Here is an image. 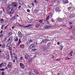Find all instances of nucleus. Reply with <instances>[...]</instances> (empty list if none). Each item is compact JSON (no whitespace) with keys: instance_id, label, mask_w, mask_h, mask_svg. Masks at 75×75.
<instances>
[{"instance_id":"f257e3e1","label":"nucleus","mask_w":75,"mask_h":75,"mask_svg":"<svg viewBox=\"0 0 75 75\" xmlns=\"http://www.w3.org/2000/svg\"><path fill=\"white\" fill-rule=\"evenodd\" d=\"M16 9H17V8H13V6L12 5H10L8 6L7 8V10L8 12H9V11L11 10H16Z\"/></svg>"},{"instance_id":"f03ea898","label":"nucleus","mask_w":75,"mask_h":75,"mask_svg":"<svg viewBox=\"0 0 75 75\" xmlns=\"http://www.w3.org/2000/svg\"><path fill=\"white\" fill-rule=\"evenodd\" d=\"M7 65V63H2L0 64V68H2V67H5Z\"/></svg>"},{"instance_id":"7ed1b4c3","label":"nucleus","mask_w":75,"mask_h":75,"mask_svg":"<svg viewBox=\"0 0 75 75\" xmlns=\"http://www.w3.org/2000/svg\"><path fill=\"white\" fill-rule=\"evenodd\" d=\"M10 11H9V12H8L10 14H14V13L15 12H14V11L13 10V9H12V10H10Z\"/></svg>"},{"instance_id":"20e7f679","label":"nucleus","mask_w":75,"mask_h":75,"mask_svg":"<svg viewBox=\"0 0 75 75\" xmlns=\"http://www.w3.org/2000/svg\"><path fill=\"white\" fill-rule=\"evenodd\" d=\"M20 67L22 68V69H24V64L22 63H20Z\"/></svg>"},{"instance_id":"39448f33","label":"nucleus","mask_w":75,"mask_h":75,"mask_svg":"<svg viewBox=\"0 0 75 75\" xmlns=\"http://www.w3.org/2000/svg\"><path fill=\"white\" fill-rule=\"evenodd\" d=\"M12 51V50H11L10 52L11 56V57H14L16 55V53H13L12 54V53H11Z\"/></svg>"},{"instance_id":"423d86ee","label":"nucleus","mask_w":75,"mask_h":75,"mask_svg":"<svg viewBox=\"0 0 75 75\" xmlns=\"http://www.w3.org/2000/svg\"><path fill=\"white\" fill-rule=\"evenodd\" d=\"M8 65L7 66V67H8V68H11V65H12V63L11 62H8Z\"/></svg>"},{"instance_id":"0eeeda50","label":"nucleus","mask_w":75,"mask_h":75,"mask_svg":"<svg viewBox=\"0 0 75 75\" xmlns=\"http://www.w3.org/2000/svg\"><path fill=\"white\" fill-rule=\"evenodd\" d=\"M18 37H20V38H22L23 37V35H22V33L20 32H18Z\"/></svg>"},{"instance_id":"6e6552de","label":"nucleus","mask_w":75,"mask_h":75,"mask_svg":"<svg viewBox=\"0 0 75 75\" xmlns=\"http://www.w3.org/2000/svg\"><path fill=\"white\" fill-rule=\"evenodd\" d=\"M25 57L26 59H30V55L28 54L25 55Z\"/></svg>"},{"instance_id":"1a4fd4ad","label":"nucleus","mask_w":75,"mask_h":75,"mask_svg":"<svg viewBox=\"0 0 75 75\" xmlns=\"http://www.w3.org/2000/svg\"><path fill=\"white\" fill-rule=\"evenodd\" d=\"M19 3L20 5H23L24 3H23V1L22 0H21L19 1Z\"/></svg>"},{"instance_id":"9d476101","label":"nucleus","mask_w":75,"mask_h":75,"mask_svg":"<svg viewBox=\"0 0 75 75\" xmlns=\"http://www.w3.org/2000/svg\"><path fill=\"white\" fill-rule=\"evenodd\" d=\"M12 40L13 39H12V38H9L8 39V40L7 41H8V42H10V43H11V42H12Z\"/></svg>"},{"instance_id":"9b49d317","label":"nucleus","mask_w":75,"mask_h":75,"mask_svg":"<svg viewBox=\"0 0 75 75\" xmlns=\"http://www.w3.org/2000/svg\"><path fill=\"white\" fill-rule=\"evenodd\" d=\"M35 47V46L34 45V44H32L30 45L29 48L30 49H32V48H33V47Z\"/></svg>"},{"instance_id":"f8f14e48","label":"nucleus","mask_w":75,"mask_h":75,"mask_svg":"<svg viewBox=\"0 0 75 75\" xmlns=\"http://www.w3.org/2000/svg\"><path fill=\"white\" fill-rule=\"evenodd\" d=\"M47 41V39H45L44 40H43L42 42H41L40 43V44H42V43H46L47 42H46Z\"/></svg>"},{"instance_id":"ddd939ff","label":"nucleus","mask_w":75,"mask_h":75,"mask_svg":"<svg viewBox=\"0 0 75 75\" xmlns=\"http://www.w3.org/2000/svg\"><path fill=\"white\" fill-rule=\"evenodd\" d=\"M63 2L64 4H66L68 3V0H63Z\"/></svg>"},{"instance_id":"4468645a","label":"nucleus","mask_w":75,"mask_h":75,"mask_svg":"<svg viewBox=\"0 0 75 75\" xmlns=\"http://www.w3.org/2000/svg\"><path fill=\"white\" fill-rule=\"evenodd\" d=\"M12 6H13V7H17V4H16V3H13Z\"/></svg>"},{"instance_id":"2eb2a0df","label":"nucleus","mask_w":75,"mask_h":75,"mask_svg":"<svg viewBox=\"0 0 75 75\" xmlns=\"http://www.w3.org/2000/svg\"><path fill=\"white\" fill-rule=\"evenodd\" d=\"M21 39H20L19 40L17 44V45H18V46H19V45H20V43H21Z\"/></svg>"},{"instance_id":"dca6fc26","label":"nucleus","mask_w":75,"mask_h":75,"mask_svg":"<svg viewBox=\"0 0 75 75\" xmlns=\"http://www.w3.org/2000/svg\"><path fill=\"white\" fill-rule=\"evenodd\" d=\"M58 21L59 23H60V22H62V19L61 18H59L58 19Z\"/></svg>"},{"instance_id":"f3484780","label":"nucleus","mask_w":75,"mask_h":75,"mask_svg":"<svg viewBox=\"0 0 75 75\" xmlns=\"http://www.w3.org/2000/svg\"><path fill=\"white\" fill-rule=\"evenodd\" d=\"M1 23H2V24H4L5 23H6V21L5 22H4V19H3L1 20Z\"/></svg>"},{"instance_id":"a211bd4d","label":"nucleus","mask_w":75,"mask_h":75,"mask_svg":"<svg viewBox=\"0 0 75 75\" xmlns=\"http://www.w3.org/2000/svg\"><path fill=\"white\" fill-rule=\"evenodd\" d=\"M74 17V15L73 14H71L69 16L70 18H73Z\"/></svg>"},{"instance_id":"6ab92c4d","label":"nucleus","mask_w":75,"mask_h":75,"mask_svg":"<svg viewBox=\"0 0 75 75\" xmlns=\"http://www.w3.org/2000/svg\"><path fill=\"white\" fill-rule=\"evenodd\" d=\"M33 21V19L32 18L29 20V23H31Z\"/></svg>"},{"instance_id":"aec40b11","label":"nucleus","mask_w":75,"mask_h":75,"mask_svg":"<svg viewBox=\"0 0 75 75\" xmlns=\"http://www.w3.org/2000/svg\"><path fill=\"white\" fill-rule=\"evenodd\" d=\"M55 10L56 11H59L60 10L59 8H56L55 9Z\"/></svg>"},{"instance_id":"412c9836","label":"nucleus","mask_w":75,"mask_h":75,"mask_svg":"<svg viewBox=\"0 0 75 75\" xmlns=\"http://www.w3.org/2000/svg\"><path fill=\"white\" fill-rule=\"evenodd\" d=\"M10 42H9L7 45L6 46L7 47H10Z\"/></svg>"},{"instance_id":"4be33fe9","label":"nucleus","mask_w":75,"mask_h":75,"mask_svg":"<svg viewBox=\"0 0 75 75\" xmlns=\"http://www.w3.org/2000/svg\"><path fill=\"white\" fill-rule=\"evenodd\" d=\"M34 72H35V73L36 74H38V71H37L35 69L34 70Z\"/></svg>"},{"instance_id":"5701e85b","label":"nucleus","mask_w":75,"mask_h":75,"mask_svg":"<svg viewBox=\"0 0 75 75\" xmlns=\"http://www.w3.org/2000/svg\"><path fill=\"white\" fill-rule=\"evenodd\" d=\"M44 22L45 23H46V24H49V22L47 21V20L45 21Z\"/></svg>"},{"instance_id":"b1692460","label":"nucleus","mask_w":75,"mask_h":75,"mask_svg":"<svg viewBox=\"0 0 75 75\" xmlns=\"http://www.w3.org/2000/svg\"><path fill=\"white\" fill-rule=\"evenodd\" d=\"M39 21V23H42V22H43V21H42V20H40L39 21Z\"/></svg>"},{"instance_id":"393cba45","label":"nucleus","mask_w":75,"mask_h":75,"mask_svg":"<svg viewBox=\"0 0 75 75\" xmlns=\"http://www.w3.org/2000/svg\"><path fill=\"white\" fill-rule=\"evenodd\" d=\"M43 50H44V51H45V50H47V49L44 46L43 47Z\"/></svg>"},{"instance_id":"a878e982","label":"nucleus","mask_w":75,"mask_h":75,"mask_svg":"<svg viewBox=\"0 0 75 75\" xmlns=\"http://www.w3.org/2000/svg\"><path fill=\"white\" fill-rule=\"evenodd\" d=\"M18 38H16L15 40L14 41L15 42H17V41H18Z\"/></svg>"},{"instance_id":"bb28decb","label":"nucleus","mask_w":75,"mask_h":75,"mask_svg":"<svg viewBox=\"0 0 75 75\" xmlns=\"http://www.w3.org/2000/svg\"><path fill=\"white\" fill-rule=\"evenodd\" d=\"M34 11L35 12V13H37V12H38V10H37V9H35L34 10Z\"/></svg>"},{"instance_id":"cd10ccee","label":"nucleus","mask_w":75,"mask_h":75,"mask_svg":"<svg viewBox=\"0 0 75 75\" xmlns=\"http://www.w3.org/2000/svg\"><path fill=\"white\" fill-rule=\"evenodd\" d=\"M6 58L7 59H9L10 58V56L9 55H8L6 56Z\"/></svg>"},{"instance_id":"c85d7f7f","label":"nucleus","mask_w":75,"mask_h":75,"mask_svg":"<svg viewBox=\"0 0 75 75\" xmlns=\"http://www.w3.org/2000/svg\"><path fill=\"white\" fill-rule=\"evenodd\" d=\"M8 34H9V36H11L12 35V33L11 32H9L8 33Z\"/></svg>"},{"instance_id":"c756f323","label":"nucleus","mask_w":75,"mask_h":75,"mask_svg":"<svg viewBox=\"0 0 75 75\" xmlns=\"http://www.w3.org/2000/svg\"><path fill=\"white\" fill-rule=\"evenodd\" d=\"M33 42V40H29V44H30V43L31 42Z\"/></svg>"},{"instance_id":"7c9ffc66","label":"nucleus","mask_w":75,"mask_h":75,"mask_svg":"<svg viewBox=\"0 0 75 75\" xmlns=\"http://www.w3.org/2000/svg\"><path fill=\"white\" fill-rule=\"evenodd\" d=\"M50 18V16H48L47 17L46 19V20H49V18Z\"/></svg>"},{"instance_id":"2f4dec72","label":"nucleus","mask_w":75,"mask_h":75,"mask_svg":"<svg viewBox=\"0 0 75 75\" xmlns=\"http://www.w3.org/2000/svg\"><path fill=\"white\" fill-rule=\"evenodd\" d=\"M34 70L32 69L30 71V72H31V73H32V72H34Z\"/></svg>"},{"instance_id":"473e14b6","label":"nucleus","mask_w":75,"mask_h":75,"mask_svg":"<svg viewBox=\"0 0 75 75\" xmlns=\"http://www.w3.org/2000/svg\"><path fill=\"white\" fill-rule=\"evenodd\" d=\"M36 50H37V49H32V51H36Z\"/></svg>"},{"instance_id":"72a5a7b5","label":"nucleus","mask_w":75,"mask_h":75,"mask_svg":"<svg viewBox=\"0 0 75 75\" xmlns=\"http://www.w3.org/2000/svg\"><path fill=\"white\" fill-rule=\"evenodd\" d=\"M71 8H72V7L71 6H70L68 8V10H70V9H71Z\"/></svg>"},{"instance_id":"f704fd0d","label":"nucleus","mask_w":75,"mask_h":75,"mask_svg":"<svg viewBox=\"0 0 75 75\" xmlns=\"http://www.w3.org/2000/svg\"><path fill=\"white\" fill-rule=\"evenodd\" d=\"M51 21L54 22V19H53V18H52L51 20Z\"/></svg>"},{"instance_id":"c9c22d12","label":"nucleus","mask_w":75,"mask_h":75,"mask_svg":"<svg viewBox=\"0 0 75 75\" xmlns=\"http://www.w3.org/2000/svg\"><path fill=\"white\" fill-rule=\"evenodd\" d=\"M5 46V45L4 44L2 45V48H4V47Z\"/></svg>"},{"instance_id":"e433bc0d","label":"nucleus","mask_w":75,"mask_h":75,"mask_svg":"<svg viewBox=\"0 0 75 75\" xmlns=\"http://www.w3.org/2000/svg\"><path fill=\"white\" fill-rule=\"evenodd\" d=\"M40 26V25L39 24H38V25H36V28H38V27H39Z\"/></svg>"},{"instance_id":"4c0bfd02","label":"nucleus","mask_w":75,"mask_h":75,"mask_svg":"<svg viewBox=\"0 0 75 75\" xmlns=\"http://www.w3.org/2000/svg\"><path fill=\"white\" fill-rule=\"evenodd\" d=\"M3 37V34L0 35V38H2Z\"/></svg>"},{"instance_id":"58836bf2","label":"nucleus","mask_w":75,"mask_h":75,"mask_svg":"<svg viewBox=\"0 0 75 75\" xmlns=\"http://www.w3.org/2000/svg\"><path fill=\"white\" fill-rule=\"evenodd\" d=\"M7 27H8V25H6V26H5L4 28H5V30H6V28H7Z\"/></svg>"},{"instance_id":"ea45409f","label":"nucleus","mask_w":75,"mask_h":75,"mask_svg":"<svg viewBox=\"0 0 75 75\" xmlns=\"http://www.w3.org/2000/svg\"><path fill=\"white\" fill-rule=\"evenodd\" d=\"M8 50H11V47H10L8 48Z\"/></svg>"},{"instance_id":"a19ab883","label":"nucleus","mask_w":75,"mask_h":75,"mask_svg":"<svg viewBox=\"0 0 75 75\" xmlns=\"http://www.w3.org/2000/svg\"><path fill=\"white\" fill-rule=\"evenodd\" d=\"M11 19L12 20H14L15 19V18L14 17H13Z\"/></svg>"},{"instance_id":"79ce46f5","label":"nucleus","mask_w":75,"mask_h":75,"mask_svg":"<svg viewBox=\"0 0 75 75\" xmlns=\"http://www.w3.org/2000/svg\"><path fill=\"white\" fill-rule=\"evenodd\" d=\"M74 52H73V51H71V52L69 53V54H73Z\"/></svg>"},{"instance_id":"37998d69","label":"nucleus","mask_w":75,"mask_h":75,"mask_svg":"<svg viewBox=\"0 0 75 75\" xmlns=\"http://www.w3.org/2000/svg\"><path fill=\"white\" fill-rule=\"evenodd\" d=\"M2 75H4V72H3L1 74Z\"/></svg>"},{"instance_id":"c03bdc74","label":"nucleus","mask_w":75,"mask_h":75,"mask_svg":"<svg viewBox=\"0 0 75 75\" xmlns=\"http://www.w3.org/2000/svg\"><path fill=\"white\" fill-rule=\"evenodd\" d=\"M21 7V6H19L18 7V9H20Z\"/></svg>"},{"instance_id":"a18cd8bd","label":"nucleus","mask_w":75,"mask_h":75,"mask_svg":"<svg viewBox=\"0 0 75 75\" xmlns=\"http://www.w3.org/2000/svg\"><path fill=\"white\" fill-rule=\"evenodd\" d=\"M1 71H4V69H1Z\"/></svg>"},{"instance_id":"49530a36","label":"nucleus","mask_w":75,"mask_h":75,"mask_svg":"<svg viewBox=\"0 0 75 75\" xmlns=\"http://www.w3.org/2000/svg\"><path fill=\"white\" fill-rule=\"evenodd\" d=\"M15 26H13L12 27V29H14L15 28Z\"/></svg>"},{"instance_id":"de8ad7c7","label":"nucleus","mask_w":75,"mask_h":75,"mask_svg":"<svg viewBox=\"0 0 75 75\" xmlns=\"http://www.w3.org/2000/svg\"><path fill=\"white\" fill-rule=\"evenodd\" d=\"M28 27H31V25H28Z\"/></svg>"},{"instance_id":"09e8293b","label":"nucleus","mask_w":75,"mask_h":75,"mask_svg":"<svg viewBox=\"0 0 75 75\" xmlns=\"http://www.w3.org/2000/svg\"><path fill=\"white\" fill-rule=\"evenodd\" d=\"M27 12H30V10L27 9Z\"/></svg>"},{"instance_id":"8fccbe9b","label":"nucleus","mask_w":75,"mask_h":75,"mask_svg":"<svg viewBox=\"0 0 75 75\" xmlns=\"http://www.w3.org/2000/svg\"><path fill=\"white\" fill-rule=\"evenodd\" d=\"M57 45H59L60 44V43H59V42H57Z\"/></svg>"},{"instance_id":"3c124183","label":"nucleus","mask_w":75,"mask_h":75,"mask_svg":"<svg viewBox=\"0 0 75 75\" xmlns=\"http://www.w3.org/2000/svg\"><path fill=\"white\" fill-rule=\"evenodd\" d=\"M2 33H3V30H1V32L0 33L1 34H2Z\"/></svg>"},{"instance_id":"603ef678","label":"nucleus","mask_w":75,"mask_h":75,"mask_svg":"<svg viewBox=\"0 0 75 75\" xmlns=\"http://www.w3.org/2000/svg\"><path fill=\"white\" fill-rule=\"evenodd\" d=\"M15 58L16 59H17V56H15Z\"/></svg>"},{"instance_id":"864d4df0","label":"nucleus","mask_w":75,"mask_h":75,"mask_svg":"<svg viewBox=\"0 0 75 75\" xmlns=\"http://www.w3.org/2000/svg\"><path fill=\"white\" fill-rule=\"evenodd\" d=\"M16 16L17 17H19V16L18 15H16Z\"/></svg>"},{"instance_id":"5fc2aeb1","label":"nucleus","mask_w":75,"mask_h":75,"mask_svg":"<svg viewBox=\"0 0 75 75\" xmlns=\"http://www.w3.org/2000/svg\"><path fill=\"white\" fill-rule=\"evenodd\" d=\"M32 73L31 72H30V71H29V75H31Z\"/></svg>"},{"instance_id":"6e6d98bb","label":"nucleus","mask_w":75,"mask_h":75,"mask_svg":"<svg viewBox=\"0 0 75 75\" xmlns=\"http://www.w3.org/2000/svg\"><path fill=\"white\" fill-rule=\"evenodd\" d=\"M62 48H61V47H60V51H62Z\"/></svg>"},{"instance_id":"4d7b16f0","label":"nucleus","mask_w":75,"mask_h":75,"mask_svg":"<svg viewBox=\"0 0 75 75\" xmlns=\"http://www.w3.org/2000/svg\"><path fill=\"white\" fill-rule=\"evenodd\" d=\"M69 24L71 25V24H72V22L69 23Z\"/></svg>"},{"instance_id":"13d9d810","label":"nucleus","mask_w":75,"mask_h":75,"mask_svg":"<svg viewBox=\"0 0 75 75\" xmlns=\"http://www.w3.org/2000/svg\"><path fill=\"white\" fill-rule=\"evenodd\" d=\"M23 57H21L20 59H21V60H22V59H23Z\"/></svg>"},{"instance_id":"bf43d9fd","label":"nucleus","mask_w":75,"mask_h":75,"mask_svg":"<svg viewBox=\"0 0 75 75\" xmlns=\"http://www.w3.org/2000/svg\"><path fill=\"white\" fill-rule=\"evenodd\" d=\"M70 29H72V26H70Z\"/></svg>"},{"instance_id":"052dcab7","label":"nucleus","mask_w":75,"mask_h":75,"mask_svg":"<svg viewBox=\"0 0 75 75\" xmlns=\"http://www.w3.org/2000/svg\"><path fill=\"white\" fill-rule=\"evenodd\" d=\"M2 27H4V26H5V25H4V24H3L1 26Z\"/></svg>"},{"instance_id":"680f3d73","label":"nucleus","mask_w":75,"mask_h":75,"mask_svg":"<svg viewBox=\"0 0 75 75\" xmlns=\"http://www.w3.org/2000/svg\"><path fill=\"white\" fill-rule=\"evenodd\" d=\"M47 28H50V26H47Z\"/></svg>"},{"instance_id":"e2e57ef3","label":"nucleus","mask_w":75,"mask_h":75,"mask_svg":"<svg viewBox=\"0 0 75 75\" xmlns=\"http://www.w3.org/2000/svg\"><path fill=\"white\" fill-rule=\"evenodd\" d=\"M25 28H27V27H28V26H25Z\"/></svg>"},{"instance_id":"0e129e2a","label":"nucleus","mask_w":75,"mask_h":75,"mask_svg":"<svg viewBox=\"0 0 75 75\" xmlns=\"http://www.w3.org/2000/svg\"><path fill=\"white\" fill-rule=\"evenodd\" d=\"M1 29L2 30H3V27L2 26H1Z\"/></svg>"},{"instance_id":"69168bd1","label":"nucleus","mask_w":75,"mask_h":75,"mask_svg":"<svg viewBox=\"0 0 75 75\" xmlns=\"http://www.w3.org/2000/svg\"><path fill=\"white\" fill-rule=\"evenodd\" d=\"M45 28H48V27L47 26H45Z\"/></svg>"},{"instance_id":"338daca9","label":"nucleus","mask_w":75,"mask_h":75,"mask_svg":"<svg viewBox=\"0 0 75 75\" xmlns=\"http://www.w3.org/2000/svg\"><path fill=\"white\" fill-rule=\"evenodd\" d=\"M60 48H62L63 49V46H61L60 47Z\"/></svg>"},{"instance_id":"774afa93","label":"nucleus","mask_w":75,"mask_h":75,"mask_svg":"<svg viewBox=\"0 0 75 75\" xmlns=\"http://www.w3.org/2000/svg\"><path fill=\"white\" fill-rule=\"evenodd\" d=\"M19 26H20V27H23V25H19Z\"/></svg>"}]
</instances>
